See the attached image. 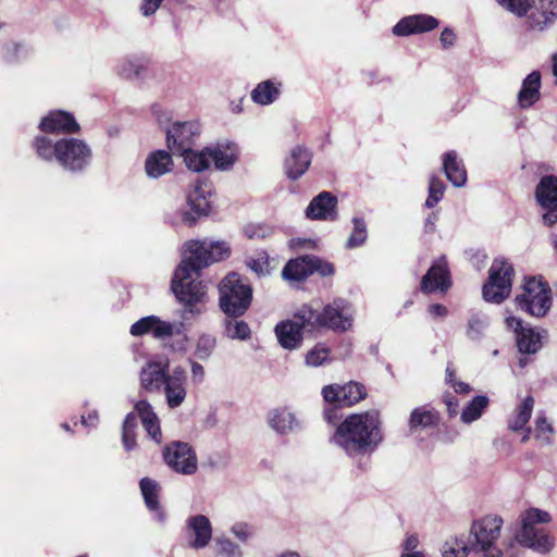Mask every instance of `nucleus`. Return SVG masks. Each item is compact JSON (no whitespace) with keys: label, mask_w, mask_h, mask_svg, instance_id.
<instances>
[{"label":"nucleus","mask_w":557,"mask_h":557,"mask_svg":"<svg viewBox=\"0 0 557 557\" xmlns=\"http://www.w3.org/2000/svg\"><path fill=\"white\" fill-rule=\"evenodd\" d=\"M323 397L327 403L338 404L341 406L342 403V393L341 386L337 385H329L322 389Z\"/></svg>","instance_id":"nucleus-55"},{"label":"nucleus","mask_w":557,"mask_h":557,"mask_svg":"<svg viewBox=\"0 0 557 557\" xmlns=\"http://www.w3.org/2000/svg\"><path fill=\"white\" fill-rule=\"evenodd\" d=\"M503 9L511 14L522 16V0H495Z\"/></svg>","instance_id":"nucleus-57"},{"label":"nucleus","mask_w":557,"mask_h":557,"mask_svg":"<svg viewBox=\"0 0 557 557\" xmlns=\"http://www.w3.org/2000/svg\"><path fill=\"white\" fill-rule=\"evenodd\" d=\"M541 74L537 71L524 78V108L533 106L541 98Z\"/></svg>","instance_id":"nucleus-41"},{"label":"nucleus","mask_w":557,"mask_h":557,"mask_svg":"<svg viewBox=\"0 0 557 557\" xmlns=\"http://www.w3.org/2000/svg\"><path fill=\"white\" fill-rule=\"evenodd\" d=\"M330 442L352 460L370 456L383 442L380 413L370 410L349 414L336 428Z\"/></svg>","instance_id":"nucleus-2"},{"label":"nucleus","mask_w":557,"mask_h":557,"mask_svg":"<svg viewBox=\"0 0 557 557\" xmlns=\"http://www.w3.org/2000/svg\"><path fill=\"white\" fill-rule=\"evenodd\" d=\"M269 424L280 434H286L299 426L295 414L286 408L271 411L269 414Z\"/></svg>","instance_id":"nucleus-29"},{"label":"nucleus","mask_w":557,"mask_h":557,"mask_svg":"<svg viewBox=\"0 0 557 557\" xmlns=\"http://www.w3.org/2000/svg\"><path fill=\"white\" fill-rule=\"evenodd\" d=\"M443 169L447 180L456 187H462L467 182V172L456 151L443 156Z\"/></svg>","instance_id":"nucleus-26"},{"label":"nucleus","mask_w":557,"mask_h":557,"mask_svg":"<svg viewBox=\"0 0 557 557\" xmlns=\"http://www.w3.org/2000/svg\"><path fill=\"white\" fill-rule=\"evenodd\" d=\"M488 404H490V399L486 396H483V395L475 396L463 408L461 416H460V420L466 424H470V423L479 420L482 417L484 410L488 407Z\"/></svg>","instance_id":"nucleus-35"},{"label":"nucleus","mask_w":557,"mask_h":557,"mask_svg":"<svg viewBox=\"0 0 557 557\" xmlns=\"http://www.w3.org/2000/svg\"><path fill=\"white\" fill-rule=\"evenodd\" d=\"M438 21L426 14L409 15L401 18L394 27L393 34L395 36H409L412 34H420L436 28Z\"/></svg>","instance_id":"nucleus-22"},{"label":"nucleus","mask_w":557,"mask_h":557,"mask_svg":"<svg viewBox=\"0 0 557 557\" xmlns=\"http://www.w3.org/2000/svg\"><path fill=\"white\" fill-rule=\"evenodd\" d=\"M508 429L518 432L522 430V403L518 404L512 416L507 421Z\"/></svg>","instance_id":"nucleus-56"},{"label":"nucleus","mask_w":557,"mask_h":557,"mask_svg":"<svg viewBox=\"0 0 557 557\" xmlns=\"http://www.w3.org/2000/svg\"><path fill=\"white\" fill-rule=\"evenodd\" d=\"M536 199L541 207L546 210L543 221L546 225L557 222V177L545 176L536 187Z\"/></svg>","instance_id":"nucleus-15"},{"label":"nucleus","mask_w":557,"mask_h":557,"mask_svg":"<svg viewBox=\"0 0 557 557\" xmlns=\"http://www.w3.org/2000/svg\"><path fill=\"white\" fill-rule=\"evenodd\" d=\"M552 522V515L543 509L529 507L524 508V541L527 542V528L540 529Z\"/></svg>","instance_id":"nucleus-36"},{"label":"nucleus","mask_w":557,"mask_h":557,"mask_svg":"<svg viewBox=\"0 0 557 557\" xmlns=\"http://www.w3.org/2000/svg\"><path fill=\"white\" fill-rule=\"evenodd\" d=\"M45 133L74 134L81 129L73 114L62 110L51 111L46 115L39 125Z\"/></svg>","instance_id":"nucleus-21"},{"label":"nucleus","mask_w":557,"mask_h":557,"mask_svg":"<svg viewBox=\"0 0 557 557\" xmlns=\"http://www.w3.org/2000/svg\"><path fill=\"white\" fill-rule=\"evenodd\" d=\"M173 169L172 156L165 150L151 152L145 162V171L148 177L159 178Z\"/></svg>","instance_id":"nucleus-25"},{"label":"nucleus","mask_w":557,"mask_h":557,"mask_svg":"<svg viewBox=\"0 0 557 557\" xmlns=\"http://www.w3.org/2000/svg\"><path fill=\"white\" fill-rule=\"evenodd\" d=\"M310 163V152L306 148L297 146L285 159V173L290 180H297L306 173Z\"/></svg>","instance_id":"nucleus-24"},{"label":"nucleus","mask_w":557,"mask_h":557,"mask_svg":"<svg viewBox=\"0 0 557 557\" xmlns=\"http://www.w3.org/2000/svg\"><path fill=\"white\" fill-rule=\"evenodd\" d=\"M547 338V333L539 327L524 326V355L537 352Z\"/></svg>","instance_id":"nucleus-42"},{"label":"nucleus","mask_w":557,"mask_h":557,"mask_svg":"<svg viewBox=\"0 0 557 557\" xmlns=\"http://www.w3.org/2000/svg\"><path fill=\"white\" fill-rule=\"evenodd\" d=\"M169 366V359L165 357L149 360L139 373L140 387L151 393L159 392L171 374Z\"/></svg>","instance_id":"nucleus-13"},{"label":"nucleus","mask_w":557,"mask_h":557,"mask_svg":"<svg viewBox=\"0 0 557 557\" xmlns=\"http://www.w3.org/2000/svg\"><path fill=\"white\" fill-rule=\"evenodd\" d=\"M354 311L351 305L342 298L326 305L322 312L313 310L309 306H302L297 312L306 325L311 327H327L334 331H347L352 324Z\"/></svg>","instance_id":"nucleus-5"},{"label":"nucleus","mask_w":557,"mask_h":557,"mask_svg":"<svg viewBox=\"0 0 557 557\" xmlns=\"http://www.w3.org/2000/svg\"><path fill=\"white\" fill-rule=\"evenodd\" d=\"M306 216L310 220H337V198L330 191H322L308 205Z\"/></svg>","instance_id":"nucleus-19"},{"label":"nucleus","mask_w":557,"mask_h":557,"mask_svg":"<svg viewBox=\"0 0 557 557\" xmlns=\"http://www.w3.org/2000/svg\"><path fill=\"white\" fill-rule=\"evenodd\" d=\"M210 164L220 171L232 169L238 158V147L234 143L218 144L214 147H208Z\"/></svg>","instance_id":"nucleus-23"},{"label":"nucleus","mask_w":557,"mask_h":557,"mask_svg":"<svg viewBox=\"0 0 557 557\" xmlns=\"http://www.w3.org/2000/svg\"><path fill=\"white\" fill-rule=\"evenodd\" d=\"M503 525L502 518L497 516H486L475 521L471 527V535L474 537L473 549L482 553L483 557H516L519 554L522 542L519 534L515 535V543H509L506 552H502L495 546L496 540L500 535Z\"/></svg>","instance_id":"nucleus-4"},{"label":"nucleus","mask_w":557,"mask_h":557,"mask_svg":"<svg viewBox=\"0 0 557 557\" xmlns=\"http://www.w3.org/2000/svg\"><path fill=\"white\" fill-rule=\"evenodd\" d=\"M186 382L187 375L185 370L176 367L163 384L166 404L171 409L180 407L185 401L187 396Z\"/></svg>","instance_id":"nucleus-18"},{"label":"nucleus","mask_w":557,"mask_h":557,"mask_svg":"<svg viewBox=\"0 0 557 557\" xmlns=\"http://www.w3.org/2000/svg\"><path fill=\"white\" fill-rule=\"evenodd\" d=\"M212 524L205 515L190 516L186 520L185 537L187 546L199 550L206 548L212 540Z\"/></svg>","instance_id":"nucleus-14"},{"label":"nucleus","mask_w":557,"mask_h":557,"mask_svg":"<svg viewBox=\"0 0 557 557\" xmlns=\"http://www.w3.org/2000/svg\"><path fill=\"white\" fill-rule=\"evenodd\" d=\"M226 335L232 339L245 341L250 336V327L244 321L228 320L225 325Z\"/></svg>","instance_id":"nucleus-45"},{"label":"nucleus","mask_w":557,"mask_h":557,"mask_svg":"<svg viewBox=\"0 0 557 557\" xmlns=\"http://www.w3.org/2000/svg\"><path fill=\"white\" fill-rule=\"evenodd\" d=\"M445 381L449 385H453L457 381L455 377V371L450 368V366L446 368Z\"/></svg>","instance_id":"nucleus-64"},{"label":"nucleus","mask_w":557,"mask_h":557,"mask_svg":"<svg viewBox=\"0 0 557 557\" xmlns=\"http://www.w3.org/2000/svg\"><path fill=\"white\" fill-rule=\"evenodd\" d=\"M354 231L347 239L346 246L348 248H356L361 246L367 239V227L362 219L355 218L352 220Z\"/></svg>","instance_id":"nucleus-46"},{"label":"nucleus","mask_w":557,"mask_h":557,"mask_svg":"<svg viewBox=\"0 0 557 557\" xmlns=\"http://www.w3.org/2000/svg\"><path fill=\"white\" fill-rule=\"evenodd\" d=\"M191 375L196 382H202L205 377V369L197 362H191Z\"/></svg>","instance_id":"nucleus-61"},{"label":"nucleus","mask_w":557,"mask_h":557,"mask_svg":"<svg viewBox=\"0 0 557 557\" xmlns=\"http://www.w3.org/2000/svg\"><path fill=\"white\" fill-rule=\"evenodd\" d=\"M506 312V325L508 329L513 330L518 352L522 355V321L510 314L508 309Z\"/></svg>","instance_id":"nucleus-50"},{"label":"nucleus","mask_w":557,"mask_h":557,"mask_svg":"<svg viewBox=\"0 0 557 557\" xmlns=\"http://www.w3.org/2000/svg\"><path fill=\"white\" fill-rule=\"evenodd\" d=\"M214 553L218 557H244V550L239 543H236L225 534L214 539Z\"/></svg>","instance_id":"nucleus-38"},{"label":"nucleus","mask_w":557,"mask_h":557,"mask_svg":"<svg viewBox=\"0 0 557 557\" xmlns=\"http://www.w3.org/2000/svg\"><path fill=\"white\" fill-rule=\"evenodd\" d=\"M310 257L298 258L286 263L282 276L286 281H302L311 274Z\"/></svg>","instance_id":"nucleus-31"},{"label":"nucleus","mask_w":557,"mask_h":557,"mask_svg":"<svg viewBox=\"0 0 557 557\" xmlns=\"http://www.w3.org/2000/svg\"><path fill=\"white\" fill-rule=\"evenodd\" d=\"M534 400L532 397L524 398V421L529 418Z\"/></svg>","instance_id":"nucleus-63"},{"label":"nucleus","mask_w":557,"mask_h":557,"mask_svg":"<svg viewBox=\"0 0 557 557\" xmlns=\"http://www.w3.org/2000/svg\"><path fill=\"white\" fill-rule=\"evenodd\" d=\"M329 355V348L322 344H318L306 355V364L309 367H319L327 360Z\"/></svg>","instance_id":"nucleus-49"},{"label":"nucleus","mask_w":557,"mask_h":557,"mask_svg":"<svg viewBox=\"0 0 557 557\" xmlns=\"http://www.w3.org/2000/svg\"><path fill=\"white\" fill-rule=\"evenodd\" d=\"M451 285L450 273L445 256L435 260L429 271L421 280V290L425 294L434 292H446Z\"/></svg>","instance_id":"nucleus-16"},{"label":"nucleus","mask_w":557,"mask_h":557,"mask_svg":"<svg viewBox=\"0 0 557 557\" xmlns=\"http://www.w3.org/2000/svg\"><path fill=\"white\" fill-rule=\"evenodd\" d=\"M230 533L239 543L247 545L257 537L258 528L247 521H236L231 525Z\"/></svg>","instance_id":"nucleus-43"},{"label":"nucleus","mask_w":557,"mask_h":557,"mask_svg":"<svg viewBox=\"0 0 557 557\" xmlns=\"http://www.w3.org/2000/svg\"><path fill=\"white\" fill-rule=\"evenodd\" d=\"M471 550L473 544L465 536L447 540L441 548L443 557H467Z\"/></svg>","instance_id":"nucleus-37"},{"label":"nucleus","mask_w":557,"mask_h":557,"mask_svg":"<svg viewBox=\"0 0 557 557\" xmlns=\"http://www.w3.org/2000/svg\"><path fill=\"white\" fill-rule=\"evenodd\" d=\"M165 133L168 148L172 153L180 154L193 147L195 138L200 133V127L195 121H177L166 126Z\"/></svg>","instance_id":"nucleus-11"},{"label":"nucleus","mask_w":557,"mask_h":557,"mask_svg":"<svg viewBox=\"0 0 557 557\" xmlns=\"http://www.w3.org/2000/svg\"><path fill=\"white\" fill-rule=\"evenodd\" d=\"M34 148L40 159L54 160L70 172H82L91 161L90 147L78 138H61L53 141L46 136H38L34 140Z\"/></svg>","instance_id":"nucleus-3"},{"label":"nucleus","mask_w":557,"mask_h":557,"mask_svg":"<svg viewBox=\"0 0 557 557\" xmlns=\"http://www.w3.org/2000/svg\"><path fill=\"white\" fill-rule=\"evenodd\" d=\"M215 348V338L210 334L199 336L196 345L195 355L200 360L208 359Z\"/></svg>","instance_id":"nucleus-47"},{"label":"nucleus","mask_w":557,"mask_h":557,"mask_svg":"<svg viewBox=\"0 0 557 557\" xmlns=\"http://www.w3.org/2000/svg\"><path fill=\"white\" fill-rule=\"evenodd\" d=\"M153 315L141 318L135 322L131 327V334L134 336H141L144 334H152Z\"/></svg>","instance_id":"nucleus-52"},{"label":"nucleus","mask_w":557,"mask_h":557,"mask_svg":"<svg viewBox=\"0 0 557 557\" xmlns=\"http://www.w3.org/2000/svg\"><path fill=\"white\" fill-rule=\"evenodd\" d=\"M528 433H531L540 445H550L554 441V428L544 413L537 414L533 430L529 429Z\"/></svg>","instance_id":"nucleus-34"},{"label":"nucleus","mask_w":557,"mask_h":557,"mask_svg":"<svg viewBox=\"0 0 557 557\" xmlns=\"http://www.w3.org/2000/svg\"><path fill=\"white\" fill-rule=\"evenodd\" d=\"M146 72L147 63L138 57H126L116 66L117 75L128 81L143 78Z\"/></svg>","instance_id":"nucleus-28"},{"label":"nucleus","mask_w":557,"mask_h":557,"mask_svg":"<svg viewBox=\"0 0 557 557\" xmlns=\"http://www.w3.org/2000/svg\"><path fill=\"white\" fill-rule=\"evenodd\" d=\"M166 465L177 473L190 475L197 471L198 460L191 446L183 442H173L164 448Z\"/></svg>","instance_id":"nucleus-10"},{"label":"nucleus","mask_w":557,"mask_h":557,"mask_svg":"<svg viewBox=\"0 0 557 557\" xmlns=\"http://www.w3.org/2000/svg\"><path fill=\"white\" fill-rule=\"evenodd\" d=\"M249 268L259 275H262L267 271V262L261 260H250L248 262Z\"/></svg>","instance_id":"nucleus-60"},{"label":"nucleus","mask_w":557,"mask_h":557,"mask_svg":"<svg viewBox=\"0 0 557 557\" xmlns=\"http://www.w3.org/2000/svg\"><path fill=\"white\" fill-rule=\"evenodd\" d=\"M550 306L548 284L541 276L524 277V309L533 317H543Z\"/></svg>","instance_id":"nucleus-9"},{"label":"nucleus","mask_w":557,"mask_h":557,"mask_svg":"<svg viewBox=\"0 0 557 557\" xmlns=\"http://www.w3.org/2000/svg\"><path fill=\"white\" fill-rule=\"evenodd\" d=\"M184 158L186 166L193 172H202L210 168V156L208 147L197 151L191 147L186 152L180 153Z\"/></svg>","instance_id":"nucleus-33"},{"label":"nucleus","mask_w":557,"mask_h":557,"mask_svg":"<svg viewBox=\"0 0 557 557\" xmlns=\"http://www.w3.org/2000/svg\"><path fill=\"white\" fill-rule=\"evenodd\" d=\"M164 0H141L138 10L143 17H151L161 8Z\"/></svg>","instance_id":"nucleus-53"},{"label":"nucleus","mask_w":557,"mask_h":557,"mask_svg":"<svg viewBox=\"0 0 557 557\" xmlns=\"http://www.w3.org/2000/svg\"><path fill=\"white\" fill-rule=\"evenodd\" d=\"M183 260L176 268L171 288L177 300L183 304V319L198 317L206 311L208 301L207 286L193 280V274L210 263L226 259L230 247L225 242L193 239L185 243Z\"/></svg>","instance_id":"nucleus-1"},{"label":"nucleus","mask_w":557,"mask_h":557,"mask_svg":"<svg viewBox=\"0 0 557 557\" xmlns=\"http://www.w3.org/2000/svg\"><path fill=\"white\" fill-rule=\"evenodd\" d=\"M512 267L503 259H495L488 270V281L483 285L482 295L485 301L500 304L511 292Z\"/></svg>","instance_id":"nucleus-8"},{"label":"nucleus","mask_w":557,"mask_h":557,"mask_svg":"<svg viewBox=\"0 0 557 557\" xmlns=\"http://www.w3.org/2000/svg\"><path fill=\"white\" fill-rule=\"evenodd\" d=\"M445 184L437 177L432 176L429 184V196L425 200L428 208H433L443 197Z\"/></svg>","instance_id":"nucleus-48"},{"label":"nucleus","mask_w":557,"mask_h":557,"mask_svg":"<svg viewBox=\"0 0 557 557\" xmlns=\"http://www.w3.org/2000/svg\"><path fill=\"white\" fill-rule=\"evenodd\" d=\"M280 96V84L275 85L272 81L259 83L251 91V99L260 106L273 103Z\"/></svg>","instance_id":"nucleus-32"},{"label":"nucleus","mask_w":557,"mask_h":557,"mask_svg":"<svg viewBox=\"0 0 557 557\" xmlns=\"http://www.w3.org/2000/svg\"><path fill=\"white\" fill-rule=\"evenodd\" d=\"M428 311L433 318H437V317L444 318L448 313L447 308L441 304L430 305L428 308Z\"/></svg>","instance_id":"nucleus-59"},{"label":"nucleus","mask_w":557,"mask_h":557,"mask_svg":"<svg viewBox=\"0 0 557 557\" xmlns=\"http://www.w3.org/2000/svg\"><path fill=\"white\" fill-rule=\"evenodd\" d=\"M557 17V0H524V25L542 30Z\"/></svg>","instance_id":"nucleus-12"},{"label":"nucleus","mask_w":557,"mask_h":557,"mask_svg":"<svg viewBox=\"0 0 557 557\" xmlns=\"http://www.w3.org/2000/svg\"><path fill=\"white\" fill-rule=\"evenodd\" d=\"M139 486L148 509L158 511L160 485L152 479L144 478L140 480Z\"/></svg>","instance_id":"nucleus-40"},{"label":"nucleus","mask_w":557,"mask_h":557,"mask_svg":"<svg viewBox=\"0 0 557 557\" xmlns=\"http://www.w3.org/2000/svg\"><path fill=\"white\" fill-rule=\"evenodd\" d=\"M490 325V319L487 314L483 312H473L467 324V337L471 341H479L483 337L486 329Z\"/></svg>","instance_id":"nucleus-39"},{"label":"nucleus","mask_w":557,"mask_h":557,"mask_svg":"<svg viewBox=\"0 0 557 557\" xmlns=\"http://www.w3.org/2000/svg\"><path fill=\"white\" fill-rule=\"evenodd\" d=\"M555 544V539L545 528L528 529L527 528V542L524 547H528L539 554L549 553Z\"/></svg>","instance_id":"nucleus-27"},{"label":"nucleus","mask_w":557,"mask_h":557,"mask_svg":"<svg viewBox=\"0 0 557 557\" xmlns=\"http://www.w3.org/2000/svg\"><path fill=\"white\" fill-rule=\"evenodd\" d=\"M313 331L314 327L306 325L300 319H297V313L293 320H287L278 323L275 326V334L278 343L286 349H295L302 342V331Z\"/></svg>","instance_id":"nucleus-17"},{"label":"nucleus","mask_w":557,"mask_h":557,"mask_svg":"<svg viewBox=\"0 0 557 557\" xmlns=\"http://www.w3.org/2000/svg\"><path fill=\"white\" fill-rule=\"evenodd\" d=\"M451 387L455 389L458 394H468L471 391V387L468 383L456 381Z\"/></svg>","instance_id":"nucleus-62"},{"label":"nucleus","mask_w":557,"mask_h":557,"mask_svg":"<svg viewBox=\"0 0 557 557\" xmlns=\"http://www.w3.org/2000/svg\"><path fill=\"white\" fill-rule=\"evenodd\" d=\"M456 36L449 28H445L441 34V44L444 48H449L454 45Z\"/></svg>","instance_id":"nucleus-58"},{"label":"nucleus","mask_w":557,"mask_h":557,"mask_svg":"<svg viewBox=\"0 0 557 557\" xmlns=\"http://www.w3.org/2000/svg\"><path fill=\"white\" fill-rule=\"evenodd\" d=\"M220 307L230 317H239L251 302L252 290L237 273L227 274L219 285Z\"/></svg>","instance_id":"nucleus-7"},{"label":"nucleus","mask_w":557,"mask_h":557,"mask_svg":"<svg viewBox=\"0 0 557 557\" xmlns=\"http://www.w3.org/2000/svg\"><path fill=\"white\" fill-rule=\"evenodd\" d=\"M175 326L169 322L161 321L153 315L152 335L156 338L170 337L174 333Z\"/></svg>","instance_id":"nucleus-51"},{"label":"nucleus","mask_w":557,"mask_h":557,"mask_svg":"<svg viewBox=\"0 0 557 557\" xmlns=\"http://www.w3.org/2000/svg\"><path fill=\"white\" fill-rule=\"evenodd\" d=\"M310 269L311 274L314 272L320 273L322 276H329L333 274L334 268L331 263L322 261L319 258L310 257Z\"/></svg>","instance_id":"nucleus-54"},{"label":"nucleus","mask_w":557,"mask_h":557,"mask_svg":"<svg viewBox=\"0 0 557 557\" xmlns=\"http://www.w3.org/2000/svg\"><path fill=\"white\" fill-rule=\"evenodd\" d=\"M213 186L209 181H197L187 194V203L198 215H208L213 203Z\"/></svg>","instance_id":"nucleus-20"},{"label":"nucleus","mask_w":557,"mask_h":557,"mask_svg":"<svg viewBox=\"0 0 557 557\" xmlns=\"http://www.w3.org/2000/svg\"><path fill=\"white\" fill-rule=\"evenodd\" d=\"M438 422L437 412L430 406H420L414 408L409 417V429L411 431L422 428H433Z\"/></svg>","instance_id":"nucleus-30"},{"label":"nucleus","mask_w":557,"mask_h":557,"mask_svg":"<svg viewBox=\"0 0 557 557\" xmlns=\"http://www.w3.org/2000/svg\"><path fill=\"white\" fill-rule=\"evenodd\" d=\"M135 412L126 414L122 426V442L126 451L136 447L135 430L137 428V416L140 418L143 426L148 436L157 444L162 442L159 418L153 411L152 406L147 400H139L135 404Z\"/></svg>","instance_id":"nucleus-6"},{"label":"nucleus","mask_w":557,"mask_h":557,"mask_svg":"<svg viewBox=\"0 0 557 557\" xmlns=\"http://www.w3.org/2000/svg\"><path fill=\"white\" fill-rule=\"evenodd\" d=\"M342 403L341 406H352L366 397L363 385L357 382H349L341 386Z\"/></svg>","instance_id":"nucleus-44"}]
</instances>
